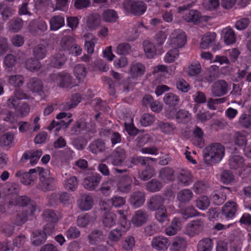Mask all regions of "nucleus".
<instances>
[{
  "label": "nucleus",
  "mask_w": 251,
  "mask_h": 251,
  "mask_svg": "<svg viewBox=\"0 0 251 251\" xmlns=\"http://www.w3.org/2000/svg\"><path fill=\"white\" fill-rule=\"evenodd\" d=\"M88 128L87 123L83 120H79L74 124L71 128V132L73 134L78 135L81 131Z\"/></svg>",
  "instance_id": "nucleus-47"
},
{
  "label": "nucleus",
  "mask_w": 251,
  "mask_h": 251,
  "mask_svg": "<svg viewBox=\"0 0 251 251\" xmlns=\"http://www.w3.org/2000/svg\"><path fill=\"white\" fill-rule=\"evenodd\" d=\"M47 29V25L42 20H34L29 24V30L33 34H37L40 31H45Z\"/></svg>",
  "instance_id": "nucleus-23"
},
{
  "label": "nucleus",
  "mask_w": 251,
  "mask_h": 251,
  "mask_svg": "<svg viewBox=\"0 0 251 251\" xmlns=\"http://www.w3.org/2000/svg\"><path fill=\"white\" fill-rule=\"evenodd\" d=\"M193 197L192 191L189 189H184L179 191L177 194V200L182 203L189 202Z\"/></svg>",
  "instance_id": "nucleus-32"
},
{
  "label": "nucleus",
  "mask_w": 251,
  "mask_h": 251,
  "mask_svg": "<svg viewBox=\"0 0 251 251\" xmlns=\"http://www.w3.org/2000/svg\"><path fill=\"white\" fill-rule=\"evenodd\" d=\"M179 52L177 49H173L170 50L165 55V61L167 63H172L178 57Z\"/></svg>",
  "instance_id": "nucleus-62"
},
{
  "label": "nucleus",
  "mask_w": 251,
  "mask_h": 251,
  "mask_svg": "<svg viewBox=\"0 0 251 251\" xmlns=\"http://www.w3.org/2000/svg\"><path fill=\"white\" fill-rule=\"evenodd\" d=\"M222 38L226 45H231L235 43L236 36L234 30L229 26L222 30Z\"/></svg>",
  "instance_id": "nucleus-25"
},
{
  "label": "nucleus",
  "mask_w": 251,
  "mask_h": 251,
  "mask_svg": "<svg viewBox=\"0 0 251 251\" xmlns=\"http://www.w3.org/2000/svg\"><path fill=\"white\" fill-rule=\"evenodd\" d=\"M201 71V67L199 62H192L187 68V74L189 76H193L199 75Z\"/></svg>",
  "instance_id": "nucleus-52"
},
{
  "label": "nucleus",
  "mask_w": 251,
  "mask_h": 251,
  "mask_svg": "<svg viewBox=\"0 0 251 251\" xmlns=\"http://www.w3.org/2000/svg\"><path fill=\"white\" fill-rule=\"evenodd\" d=\"M77 205L81 211H88L92 208L94 205V199L92 196L83 194L77 200Z\"/></svg>",
  "instance_id": "nucleus-13"
},
{
  "label": "nucleus",
  "mask_w": 251,
  "mask_h": 251,
  "mask_svg": "<svg viewBox=\"0 0 251 251\" xmlns=\"http://www.w3.org/2000/svg\"><path fill=\"white\" fill-rule=\"evenodd\" d=\"M182 224L179 218H175L171 224L165 228V233L169 236H174L181 229Z\"/></svg>",
  "instance_id": "nucleus-19"
},
{
  "label": "nucleus",
  "mask_w": 251,
  "mask_h": 251,
  "mask_svg": "<svg viewBox=\"0 0 251 251\" xmlns=\"http://www.w3.org/2000/svg\"><path fill=\"white\" fill-rule=\"evenodd\" d=\"M174 174L175 171L173 168L165 167L159 171L158 178L164 183H168L175 180Z\"/></svg>",
  "instance_id": "nucleus-15"
},
{
  "label": "nucleus",
  "mask_w": 251,
  "mask_h": 251,
  "mask_svg": "<svg viewBox=\"0 0 251 251\" xmlns=\"http://www.w3.org/2000/svg\"><path fill=\"white\" fill-rule=\"evenodd\" d=\"M123 236L120 229L115 228L111 230L108 233V238L112 242H117L121 240Z\"/></svg>",
  "instance_id": "nucleus-63"
},
{
  "label": "nucleus",
  "mask_w": 251,
  "mask_h": 251,
  "mask_svg": "<svg viewBox=\"0 0 251 251\" xmlns=\"http://www.w3.org/2000/svg\"><path fill=\"white\" fill-rule=\"evenodd\" d=\"M178 183L184 186H189L193 181V176L191 173L187 170H182L177 174Z\"/></svg>",
  "instance_id": "nucleus-16"
},
{
  "label": "nucleus",
  "mask_w": 251,
  "mask_h": 251,
  "mask_svg": "<svg viewBox=\"0 0 251 251\" xmlns=\"http://www.w3.org/2000/svg\"><path fill=\"white\" fill-rule=\"evenodd\" d=\"M176 117L178 123H187L191 120V114L187 111L182 109L176 113Z\"/></svg>",
  "instance_id": "nucleus-55"
},
{
  "label": "nucleus",
  "mask_w": 251,
  "mask_h": 251,
  "mask_svg": "<svg viewBox=\"0 0 251 251\" xmlns=\"http://www.w3.org/2000/svg\"><path fill=\"white\" fill-rule=\"evenodd\" d=\"M195 204L201 210L206 209L210 205V200L206 196H201L196 200Z\"/></svg>",
  "instance_id": "nucleus-48"
},
{
  "label": "nucleus",
  "mask_w": 251,
  "mask_h": 251,
  "mask_svg": "<svg viewBox=\"0 0 251 251\" xmlns=\"http://www.w3.org/2000/svg\"><path fill=\"white\" fill-rule=\"evenodd\" d=\"M229 90V84L224 79L215 81L211 86V93L214 97H222L226 95Z\"/></svg>",
  "instance_id": "nucleus-3"
},
{
  "label": "nucleus",
  "mask_w": 251,
  "mask_h": 251,
  "mask_svg": "<svg viewBox=\"0 0 251 251\" xmlns=\"http://www.w3.org/2000/svg\"><path fill=\"white\" fill-rule=\"evenodd\" d=\"M212 248V240L208 238L200 240L197 245L198 251H211Z\"/></svg>",
  "instance_id": "nucleus-41"
},
{
  "label": "nucleus",
  "mask_w": 251,
  "mask_h": 251,
  "mask_svg": "<svg viewBox=\"0 0 251 251\" xmlns=\"http://www.w3.org/2000/svg\"><path fill=\"white\" fill-rule=\"evenodd\" d=\"M101 179V176L97 174L88 176L83 180V186L88 190L93 191L98 186Z\"/></svg>",
  "instance_id": "nucleus-11"
},
{
  "label": "nucleus",
  "mask_w": 251,
  "mask_h": 251,
  "mask_svg": "<svg viewBox=\"0 0 251 251\" xmlns=\"http://www.w3.org/2000/svg\"><path fill=\"white\" fill-rule=\"evenodd\" d=\"M144 51L147 57L151 58L156 54L155 46L150 41L146 40L143 43Z\"/></svg>",
  "instance_id": "nucleus-40"
},
{
  "label": "nucleus",
  "mask_w": 251,
  "mask_h": 251,
  "mask_svg": "<svg viewBox=\"0 0 251 251\" xmlns=\"http://www.w3.org/2000/svg\"><path fill=\"white\" fill-rule=\"evenodd\" d=\"M66 60L64 53L60 51L50 58V65L54 68H60L65 64Z\"/></svg>",
  "instance_id": "nucleus-21"
},
{
  "label": "nucleus",
  "mask_w": 251,
  "mask_h": 251,
  "mask_svg": "<svg viewBox=\"0 0 251 251\" xmlns=\"http://www.w3.org/2000/svg\"><path fill=\"white\" fill-rule=\"evenodd\" d=\"M116 214L113 213H108L103 216L101 222L104 228H110L116 224Z\"/></svg>",
  "instance_id": "nucleus-33"
},
{
  "label": "nucleus",
  "mask_w": 251,
  "mask_h": 251,
  "mask_svg": "<svg viewBox=\"0 0 251 251\" xmlns=\"http://www.w3.org/2000/svg\"><path fill=\"white\" fill-rule=\"evenodd\" d=\"M165 199L160 195H155L151 196L147 202V206L151 211H156L162 207L164 205Z\"/></svg>",
  "instance_id": "nucleus-14"
},
{
  "label": "nucleus",
  "mask_w": 251,
  "mask_h": 251,
  "mask_svg": "<svg viewBox=\"0 0 251 251\" xmlns=\"http://www.w3.org/2000/svg\"><path fill=\"white\" fill-rule=\"evenodd\" d=\"M8 82L12 86L19 88L23 85L25 78L21 75H11L8 76Z\"/></svg>",
  "instance_id": "nucleus-38"
},
{
  "label": "nucleus",
  "mask_w": 251,
  "mask_h": 251,
  "mask_svg": "<svg viewBox=\"0 0 251 251\" xmlns=\"http://www.w3.org/2000/svg\"><path fill=\"white\" fill-rule=\"evenodd\" d=\"M170 45L174 49L182 48L186 42V35L182 30H174L170 36Z\"/></svg>",
  "instance_id": "nucleus-4"
},
{
  "label": "nucleus",
  "mask_w": 251,
  "mask_h": 251,
  "mask_svg": "<svg viewBox=\"0 0 251 251\" xmlns=\"http://www.w3.org/2000/svg\"><path fill=\"white\" fill-rule=\"evenodd\" d=\"M131 51V46L128 43L124 42L119 44L116 48V52L121 55L129 54Z\"/></svg>",
  "instance_id": "nucleus-59"
},
{
  "label": "nucleus",
  "mask_w": 251,
  "mask_h": 251,
  "mask_svg": "<svg viewBox=\"0 0 251 251\" xmlns=\"http://www.w3.org/2000/svg\"><path fill=\"white\" fill-rule=\"evenodd\" d=\"M81 99V96L79 94H75L72 96L68 101L63 102L60 105V108L62 110H70L75 107L80 102Z\"/></svg>",
  "instance_id": "nucleus-26"
},
{
  "label": "nucleus",
  "mask_w": 251,
  "mask_h": 251,
  "mask_svg": "<svg viewBox=\"0 0 251 251\" xmlns=\"http://www.w3.org/2000/svg\"><path fill=\"white\" fill-rule=\"evenodd\" d=\"M181 213L184 219H188L200 215V213L192 205L188 206L182 209L181 210Z\"/></svg>",
  "instance_id": "nucleus-50"
},
{
  "label": "nucleus",
  "mask_w": 251,
  "mask_h": 251,
  "mask_svg": "<svg viewBox=\"0 0 251 251\" xmlns=\"http://www.w3.org/2000/svg\"><path fill=\"white\" fill-rule=\"evenodd\" d=\"M126 157V151L121 147L116 148L110 156L112 164L115 166H121Z\"/></svg>",
  "instance_id": "nucleus-9"
},
{
  "label": "nucleus",
  "mask_w": 251,
  "mask_h": 251,
  "mask_svg": "<svg viewBox=\"0 0 251 251\" xmlns=\"http://www.w3.org/2000/svg\"><path fill=\"white\" fill-rule=\"evenodd\" d=\"M163 100L166 104L170 106H175L178 105L180 100L177 95L172 93H168L165 94Z\"/></svg>",
  "instance_id": "nucleus-46"
},
{
  "label": "nucleus",
  "mask_w": 251,
  "mask_h": 251,
  "mask_svg": "<svg viewBox=\"0 0 251 251\" xmlns=\"http://www.w3.org/2000/svg\"><path fill=\"white\" fill-rule=\"evenodd\" d=\"M145 71V66L141 63H133L130 66V73L133 78L142 76L144 74Z\"/></svg>",
  "instance_id": "nucleus-28"
},
{
  "label": "nucleus",
  "mask_w": 251,
  "mask_h": 251,
  "mask_svg": "<svg viewBox=\"0 0 251 251\" xmlns=\"http://www.w3.org/2000/svg\"><path fill=\"white\" fill-rule=\"evenodd\" d=\"M172 244L180 251H184L187 247V243L185 238L180 236H176Z\"/></svg>",
  "instance_id": "nucleus-49"
},
{
  "label": "nucleus",
  "mask_w": 251,
  "mask_h": 251,
  "mask_svg": "<svg viewBox=\"0 0 251 251\" xmlns=\"http://www.w3.org/2000/svg\"><path fill=\"white\" fill-rule=\"evenodd\" d=\"M155 218L160 224H163L168 221V215L166 207H162L156 210Z\"/></svg>",
  "instance_id": "nucleus-53"
},
{
  "label": "nucleus",
  "mask_w": 251,
  "mask_h": 251,
  "mask_svg": "<svg viewBox=\"0 0 251 251\" xmlns=\"http://www.w3.org/2000/svg\"><path fill=\"white\" fill-rule=\"evenodd\" d=\"M14 135L11 132H6L4 133L0 139V145L1 146H9L13 141Z\"/></svg>",
  "instance_id": "nucleus-58"
},
{
  "label": "nucleus",
  "mask_w": 251,
  "mask_h": 251,
  "mask_svg": "<svg viewBox=\"0 0 251 251\" xmlns=\"http://www.w3.org/2000/svg\"><path fill=\"white\" fill-rule=\"evenodd\" d=\"M72 119H69L68 121H66L64 120H62L58 122L53 121L48 128L50 130H51L54 127L57 126L55 129V130L59 131L60 130V128L62 127L67 128L69 125L72 122Z\"/></svg>",
  "instance_id": "nucleus-60"
},
{
  "label": "nucleus",
  "mask_w": 251,
  "mask_h": 251,
  "mask_svg": "<svg viewBox=\"0 0 251 251\" xmlns=\"http://www.w3.org/2000/svg\"><path fill=\"white\" fill-rule=\"evenodd\" d=\"M54 183L53 178H48L40 181V187L44 192L52 190L54 188Z\"/></svg>",
  "instance_id": "nucleus-51"
},
{
  "label": "nucleus",
  "mask_w": 251,
  "mask_h": 251,
  "mask_svg": "<svg viewBox=\"0 0 251 251\" xmlns=\"http://www.w3.org/2000/svg\"><path fill=\"white\" fill-rule=\"evenodd\" d=\"M162 187V183L156 179H152L146 185L147 190L152 192L158 191Z\"/></svg>",
  "instance_id": "nucleus-57"
},
{
  "label": "nucleus",
  "mask_w": 251,
  "mask_h": 251,
  "mask_svg": "<svg viewBox=\"0 0 251 251\" xmlns=\"http://www.w3.org/2000/svg\"><path fill=\"white\" fill-rule=\"evenodd\" d=\"M229 188L226 187H222L220 191L215 192L211 196L212 200L216 205H221L226 201V191L228 192Z\"/></svg>",
  "instance_id": "nucleus-27"
},
{
  "label": "nucleus",
  "mask_w": 251,
  "mask_h": 251,
  "mask_svg": "<svg viewBox=\"0 0 251 251\" xmlns=\"http://www.w3.org/2000/svg\"><path fill=\"white\" fill-rule=\"evenodd\" d=\"M145 193L143 191H135L130 196V202L135 208L140 207L145 202Z\"/></svg>",
  "instance_id": "nucleus-17"
},
{
  "label": "nucleus",
  "mask_w": 251,
  "mask_h": 251,
  "mask_svg": "<svg viewBox=\"0 0 251 251\" xmlns=\"http://www.w3.org/2000/svg\"><path fill=\"white\" fill-rule=\"evenodd\" d=\"M46 47L43 44H38L32 49V55L37 59H44L47 54Z\"/></svg>",
  "instance_id": "nucleus-37"
},
{
  "label": "nucleus",
  "mask_w": 251,
  "mask_h": 251,
  "mask_svg": "<svg viewBox=\"0 0 251 251\" xmlns=\"http://www.w3.org/2000/svg\"><path fill=\"white\" fill-rule=\"evenodd\" d=\"M105 235L101 230L95 229L92 230L88 236L89 244L97 245L104 241Z\"/></svg>",
  "instance_id": "nucleus-18"
},
{
  "label": "nucleus",
  "mask_w": 251,
  "mask_h": 251,
  "mask_svg": "<svg viewBox=\"0 0 251 251\" xmlns=\"http://www.w3.org/2000/svg\"><path fill=\"white\" fill-rule=\"evenodd\" d=\"M244 159L240 155H232L228 159V165L231 169L237 170L244 167Z\"/></svg>",
  "instance_id": "nucleus-29"
},
{
  "label": "nucleus",
  "mask_w": 251,
  "mask_h": 251,
  "mask_svg": "<svg viewBox=\"0 0 251 251\" xmlns=\"http://www.w3.org/2000/svg\"><path fill=\"white\" fill-rule=\"evenodd\" d=\"M237 209V203L233 201H229L223 206L222 214L226 218H231L235 215Z\"/></svg>",
  "instance_id": "nucleus-24"
},
{
  "label": "nucleus",
  "mask_w": 251,
  "mask_h": 251,
  "mask_svg": "<svg viewBox=\"0 0 251 251\" xmlns=\"http://www.w3.org/2000/svg\"><path fill=\"white\" fill-rule=\"evenodd\" d=\"M203 156L206 164H217L223 159L225 154V148L222 144L212 143L207 146L203 151Z\"/></svg>",
  "instance_id": "nucleus-1"
},
{
  "label": "nucleus",
  "mask_w": 251,
  "mask_h": 251,
  "mask_svg": "<svg viewBox=\"0 0 251 251\" xmlns=\"http://www.w3.org/2000/svg\"><path fill=\"white\" fill-rule=\"evenodd\" d=\"M89 148L92 153L97 154L105 150V143L100 139H97L90 143Z\"/></svg>",
  "instance_id": "nucleus-34"
},
{
  "label": "nucleus",
  "mask_w": 251,
  "mask_h": 251,
  "mask_svg": "<svg viewBox=\"0 0 251 251\" xmlns=\"http://www.w3.org/2000/svg\"><path fill=\"white\" fill-rule=\"evenodd\" d=\"M87 27L90 29H95L100 24V17L98 14H90L86 21Z\"/></svg>",
  "instance_id": "nucleus-39"
},
{
  "label": "nucleus",
  "mask_w": 251,
  "mask_h": 251,
  "mask_svg": "<svg viewBox=\"0 0 251 251\" xmlns=\"http://www.w3.org/2000/svg\"><path fill=\"white\" fill-rule=\"evenodd\" d=\"M15 176L20 179V181L25 185H30L31 183L37 179V176L34 173L31 172L30 170L28 172L25 173L22 171H18Z\"/></svg>",
  "instance_id": "nucleus-22"
},
{
  "label": "nucleus",
  "mask_w": 251,
  "mask_h": 251,
  "mask_svg": "<svg viewBox=\"0 0 251 251\" xmlns=\"http://www.w3.org/2000/svg\"><path fill=\"white\" fill-rule=\"evenodd\" d=\"M123 6L126 11L138 16L144 13L147 9L146 4L141 0H125Z\"/></svg>",
  "instance_id": "nucleus-2"
},
{
  "label": "nucleus",
  "mask_w": 251,
  "mask_h": 251,
  "mask_svg": "<svg viewBox=\"0 0 251 251\" xmlns=\"http://www.w3.org/2000/svg\"><path fill=\"white\" fill-rule=\"evenodd\" d=\"M156 128L166 134H171L174 132L176 127L174 125L169 122L158 121L156 123Z\"/></svg>",
  "instance_id": "nucleus-35"
},
{
  "label": "nucleus",
  "mask_w": 251,
  "mask_h": 251,
  "mask_svg": "<svg viewBox=\"0 0 251 251\" xmlns=\"http://www.w3.org/2000/svg\"><path fill=\"white\" fill-rule=\"evenodd\" d=\"M132 178L127 175L123 176L117 183L118 190L123 193H128L131 189Z\"/></svg>",
  "instance_id": "nucleus-20"
},
{
  "label": "nucleus",
  "mask_w": 251,
  "mask_h": 251,
  "mask_svg": "<svg viewBox=\"0 0 251 251\" xmlns=\"http://www.w3.org/2000/svg\"><path fill=\"white\" fill-rule=\"evenodd\" d=\"M75 39L71 36H65L60 41V46L64 50H70L74 46Z\"/></svg>",
  "instance_id": "nucleus-43"
},
{
  "label": "nucleus",
  "mask_w": 251,
  "mask_h": 251,
  "mask_svg": "<svg viewBox=\"0 0 251 251\" xmlns=\"http://www.w3.org/2000/svg\"><path fill=\"white\" fill-rule=\"evenodd\" d=\"M54 81L59 85L63 88H68L74 85L73 78L71 75L65 72H62L58 74H54L51 75Z\"/></svg>",
  "instance_id": "nucleus-5"
},
{
  "label": "nucleus",
  "mask_w": 251,
  "mask_h": 251,
  "mask_svg": "<svg viewBox=\"0 0 251 251\" xmlns=\"http://www.w3.org/2000/svg\"><path fill=\"white\" fill-rule=\"evenodd\" d=\"M26 87L32 93L44 96L43 83L40 79L37 77L30 78L26 83Z\"/></svg>",
  "instance_id": "nucleus-8"
},
{
  "label": "nucleus",
  "mask_w": 251,
  "mask_h": 251,
  "mask_svg": "<svg viewBox=\"0 0 251 251\" xmlns=\"http://www.w3.org/2000/svg\"><path fill=\"white\" fill-rule=\"evenodd\" d=\"M151 245L152 248L156 251H165L170 246V241L163 235H157L153 237Z\"/></svg>",
  "instance_id": "nucleus-7"
},
{
  "label": "nucleus",
  "mask_w": 251,
  "mask_h": 251,
  "mask_svg": "<svg viewBox=\"0 0 251 251\" xmlns=\"http://www.w3.org/2000/svg\"><path fill=\"white\" fill-rule=\"evenodd\" d=\"M9 23L10 29L15 32L20 30L24 25L23 21L20 18H16L11 20Z\"/></svg>",
  "instance_id": "nucleus-61"
},
{
  "label": "nucleus",
  "mask_w": 251,
  "mask_h": 251,
  "mask_svg": "<svg viewBox=\"0 0 251 251\" xmlns=\"http://www.w3.org/2000/svg\"><path fill=\"white\" fill-rule=\"evenodd\" d=\"M238 123L245 128H249L251 126V115L243 113L239 118Z\"/></svg>",
  "instance_id": "nucleus-56"
},
{
  "label": "nucleus",
  "mask_w": 251,
  "mask_h": 251,
  "mask_svg": "<svg viewBox=\"0 0 251 251\" xmlns=\"http://www.w3.org/2000/svg\"><path fill=\"white\" fill-rule=\"evenodd\" d=\"M204 227L203 222L198 219L191 221L188 223L185 228L184 233L189 236L193 237L199 234Z\"/></svg>",
  "instance_id": "nucleus-6"
},
{
  "label": "nucleus",
  "mask_w": 251,
  "mask_h": 251,
  "mask_svg": "<svg viewBox=\"0 0 251 251\" xmlns=\"http://www.w3.org/2000/svg\"><path fill=\"white\" fill-rule=\"evenodd\" d=\"M155 175L154 169L151 167H147L139 175L140 178L146 181Z\"/></svg>",
  "instance_id": "nucleus-64"
},
{
  "label": "nucleus",
  "mask_w": 251,
  "mask_h": 251,
  "mask_svg": "<svg viewBox=\"0 0 251 251\" xmlns=\"http://www.w3.org/2000/svg\"><path fill=\"white\" fill-rule=\"evenodd\" d=\"M74 73L77 79L83 80L87 75V71L84 65L78 64L75 66Z\"/></svg>",
  "instance_id": "nucleus-42"
},
{
  "label": "nucleus",
  "mask_w": 251,
  "mask_h": 251,
  "mask_svg": "<svg viewBox=\"0 0 251 251\" xmlns=\"http://www.w3.org/2000/svg\"><path fill=\"white\" fill-rule=\"evenodd\" d=\"M149 218V213L146 210L139 209L135 212L131 222L135 226H141L147 223Z\"/></svg>",
  "instance_id": "nucleus-10"
},
{
  "label": "nucleus",
  "mask_w": 251,
  "mask_h": 251,
  "mask_svg": "<svg viewBox=\"0 0 251 251\" xmlns=\"http://www.w3.org/2000/svg\"><path fill=\"white\" fill-rule=\"evenodd\" d=\"M47 227L44 228V230H37L32 232V243L36 246L43 244L47 239V235H50L51 232V229L48 231Z\"/></svg>",
  "instance_id": "nucleus-12"
},
{
  "label": "nucleus",
  "mask_w": 251,
  "mask_h": 251,
  "mask_svg": "<svg viewBox=\"0 0 251 251\" xmlns=\"http://www.w3.org/2000/svg\"><path fill=\"white\" fill-rule=\"evenodd\" d=\"M42 216L47 222L56 223L58 221V216L53 210L50 209L45 210L42 214Z\"/></svg>",
  "instance_id": "nucleus-54"
},
{
  "label": "nucleus",
  "mask_w": 251,
  "mask_h": 251,
  "mask_svg": "<svg viewBox=\"0 0 251 251\" xmlns=\"http://www.w3.org/2000/svg\"><path fill=\"white\" fill-rule=\"evenodd\" d=\"M201 15L200 13L196 10H191L185 15V20L187 22H193L197 24L200 22Z\"/></svg>",
  "instance_id": "nucleus-44"
},
{
  "label": "nucleus",
  "mask_w": 251,
  "mask_h": 251,
  "mask_svg": "<svg viewBox=\"0 0 251 251\" xmlns=\"http://www.w3.org/2000/svg\"><path fill=\"white\" fill-rule=\"evenodd\" d=\"M216 38V34L215 32L206 33L202 38L200 44L201 48L206 49L210 46H213Z\"/></svg>",
  "instance_id": "nucleus-30"
},
{
  "label": "nucleus",
  "mask_w": 251,
  "mask_h": 251,
  "mask_svg": "<svg viewBox=\"0 0 251 251\" xmlns=\"http://www.w3.org/2000/svg\"><path fill=\"white\" fill-rule=\"evenodd\" d=\"M65 25V19L60 15L52 17L50 20V29L56 31Z\"/></svg>",
  "instance_id": "nucleus-31"
},
{
  "label": "nucleus",
  "mask_w": 251,
  "mask_h": 251,
  "mask_svg": "<svg viewBox=\"0 0 251 251\" xmlns=\"http://www.w3.org/2000/svg\"><path fill=\"white\" fill-rule=\"evenodd\" d=\"M39 60L35 57L27 59L25 61L26 68L30 71H38L41 67V64Z\"/></svg>",
  "instance_id": "nucleus-45"
},
{
  "label": "nucleus",
  "mask_w": 251,
  "mask_h": 251,
  "mask_svg": "<svg viewBox=\"0 0 251 251\" xmlns=\"http://www.w3.org/2000/svg\"><path fill=\"white\" fill-rule=\"evenodd\" d=\"M101 17L102 20L105 22L114 23L118 19V15L114 10L107 9L103 11Z\"/></svg>",
  "instance_id": "nucleus-36"
}]
</instances>
